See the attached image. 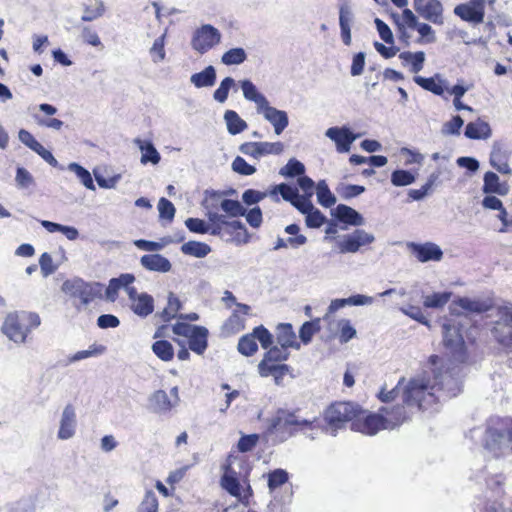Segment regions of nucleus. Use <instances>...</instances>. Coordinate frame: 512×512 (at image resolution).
Masks as SVG:
<instances>
[{"instance_id": "1", "label": "nucleus", "mask_w": 512, "mask_h": 512, "mask_svg": "<svg viewBox=\"0 0 512 512\" xmlns=\"http://www.w3.org/2000/svg\"><path fill=\"white\" fill-rule=\"evenodd\" d=\"M401 397L407 407L418 410L427 409L436 401H440V396L435 394V385L428 371L410 378L407 383L404 382Z\"/></svg>"}, {"instance_id": "2", "label": "nucleus", "mask_w": 512, "mask_h": 512, "mask_svg": "<svg viewBox=\"0 0 512 512\" xmlns=\"http://www.w3.org/2000/svg\"><path fill=\"white\" fill-rule=\"evenodd\" d=\"M41 324L40 316L35 312H11L5 317L1 332L17 345L25 344L29 334Z\"/></svg>"}, {"instance_id": "3", "label": "nucleus", "mask_w": 512, "mask_h": 512, "mask_svg": "<svg viewBox=\"0 0 512 512\" xmlns=\"http://www.w3.org/2000/svg\"><path fill=\"white\" fill-rule=\"evenodd\" d=\"M429 361L433 367L430 373L433 375L432 383L435 385L436 396H440V400L457 396L461 392L459 380L448 370L442 372L436 369L440 361L438 356L432 355Z\"/></svg>"}, {"instance_id": "4", "label": "nucleus", "mask_w": 512, "mask_h": 512, "mask_svg": "<svg viewBox=\"0 0 512 512\" xmlns=\"http://www.w3.org/2000/svg\"><path fill=\"white\" fill-rule=\"evenodd\" d=\"M361 408L352 402H337L330 405L325 411V420L332 430V435H336L337 429H340L347 422H353L359 414Z\"/></svg>"}, {"instance_id": "5", "label": "nucleus", "mask_w": 512, "mask_h": 512, "mask_svg": "<svg viewBox=\"0 0 512 512\" xmlns=\"http://www.w3.org/2000/svg\"><path fill=\"white\" fill-rule=\"evenodd\" d=\"M511 443L512 429L487 427L483 438V446L494 458L505 456L510 451Z\"/></svg>"}, {"instance_id": "6", "label": "nucleus", "mask_w": 512, "mask_h": 512, "mask_svg": "<svg viewBox=\"0 0 512 512\" xmlns=\"http://www.w3.org/2000/svg\"><path fill=\"white\" fill-rule=\"evenodd\" d=\"M316 418L313 420L303 419L293 412L279 410L271 419L269 425L270 432H278L288 430L292 435L298 431L313 430Z\"/></svg>"}, {"instance_id": "7", "label": "nucleus", "mask_w": 512, "mask_h": 512, "mask_svg": "<svg viewBox=\"0 0 512 512\" xmlns=\"http://www.w3.org/2000/svg\"><path fill=\"white\" fill-rule=\"evenodd\" d=\"M443 344L450 351L452 358L457 362L466 359V348L461 325L456 320H447L442 325Z\"/></svg>"}, {"instance_id": "8", "label": "nucleus", "mask_w": 512, "mask_h": 512, "mask_svg": "<svg viewBox=\"0 0 512 512\" xmlns=\"http://www.w3.org/2000/svg\"><path fill=\"white\" fill-rule=\"evenodd\" d=\"M102 288L100 283H88L77 277L66 280L62 284V291L70 297L79 298L83 306L88 305L95 298L101 297Z\"/></svg>"}, {"instance_id": "9", "label": "nucleus", "mask_w": 512, "mask_h": 512, "mask_svg": "<svg viewBox=\"0 0 512 512\" xmlns=\"http://www.w3.org/2000/svg\"><path fill=\"white\" fill-rule=\"evenodd\" d=\"M491 329L492 336L502 346H512V305L501 306Z\"/></svg>"}, {"instance_id": "10", "label": "nucleus", "mask_w": 512, "mask_h": 512, "mask_svg": "<svg viewBox=\"0 0 512 512\" xmlns=\"http://www.w3.org/2000/svg\"><path fill=\"white\" fill-rule=\"evenodd\" d=\"M220 41V31L210 24H205L193 33L191 46L198 53L204 54L218 45Z\"/></svg>"}, {"instance_id": "11", "label": "nucleus", "mask_w": 512, "mask_h": 512, "mask_svg": "<svg viewBox=\"0 0 512 512\" xmlns=\"http://www.w3.org/2000/svg\"><path fill=\"white\" fill-rule=\"evenodd\" d=\"M485 0H468L454 7V14L472 25L481 24L485 17Z\"/></svg>"}, {"instance_id": "12", "label": "nucleus", "mask_w": 512, "mask_h": 512, "mask_svg": "<svg viewBox=\"0 0 512 512\" xmlns=\"http://www.w3.org/2000/svg\"><path fill=\"white\" fill-rule=\"evenodd\" d=\"M374 240L373 234L363 229H356L353 233L341 236L337 241V245L339 252L342 254L356 253L362 246L371 244Z\"/></svg>"}, {"instance_id": "13", "label": "nucleus", "mask_w": 512, "mask_h": 512, "mask_svg": "<svg viewBox=\"0 0 512 512\" xmlns=\"http://www.w3.org/2000/svg\"><path fill=\"white\" fill-rule=\"evenodd\" d=\"M352 430L359 431L364 434L374 435L380 429H385V423L383 414H366L362 410V413L351 423Z\"/></svg>"}, {"instance_id": "14", "label": "nucleus", "mask_w": 512, "mask_h": 512, "mask_svg": "<svg viewBox=\"0 0 512 512\" xmlns=\"http://www.w3.org/2000/svg\"><path fill=\"white\" fill-rule=\"evenodd\" d=\"M284 150L282 142H247L240 146V151L253 158L267 155H280Z\"/></svg>"}, {"instance_id": "15", "label": "nucleus", "mask_w": 512, "mask_h": 512, "mask_svg": "<svg viewBox=\"0 0 512 512\" xmlns=\"http://www.w3.org/2000/svg\"><path fill=\"white\" fill-rule=\"evenodd\" d=\"M415 11L434 24L443 23V6L439 0H414Z\"/></svg>"}, {"instance_id": "16", "label": "nucleus", "mask_w": 512, "mask_h": 512, "mask_svg": "<svg viewBox=\"0 0 512 512\" xmlns=\"http://www.w3.org/2000/svg\"><path fill=\"white\" fill-rule=\"evenodd\" d=\"M407 247L417 258V260L422 263L429 261H440L443 258L442 249L440 246L433 242H425L422 244L408 242Z\"/></svg>"}, {"instance_id": "17", "label": "nucleus", "mask_w": 512, "mask_h": 512, "mask_svg": "<svg viewBox=\"0 0 512 512\" xmlns=\"http://www.w3.org/2000/svg\"><path fill=\"white\" fill-rule=\"evenodd\" d=\"M492 306V301L489 299L459 297L453 301L450 310L452 314L459 315L460 313L457 311L456 307H460L468 313L480 314L489 311Z\"/></svg>"}, {"instance_id": "18", "label": "nucleus", "mask_w": 512, "mask_h": 512, "mask_svg": "<svg viewBox=\"0 0 512 512\" xmlns=\"http://www.w3.org/2000/svg\"><path fill=\"white\" fill-rule=\"evenodd\" d=\"M129 300L132 311L141 318H146L154 311V298L148 293H138L137 289H130Z\"/></svg>"}, {"instance_id": "19", "label": "nucleus", "mask_w": 512, "mask_h": 512, "mask_svg": "<svg viewBox=\"0 0 512 512\" xmlns=\"http://www.w3.org/2000/svg\"><path fill=\"white\" fill-rule=\"evenodd\" d=\"M257 112L273 126L276 135H280L289 125L287 112L271 106L269 102Z\"/></svg>"}, {"instance_id": "20", "label": "nucleus", "mask_w": 512, "mask_h": 512, "mask_svg": "<svg viewBox=\"0 0 512 512\" xmlns=\"http://www.w3.org/2000/svg\"><path fill=\"white\" fill-rule=\"evenodd\" d=\"M325 135L335 143L336 149L340 153L348 152L351 144L356 139L352 131L345 126L330 127L326 130Z\"/></svg>"}, {"instance_id": "21", "label": "nucleus", "mask_w": 512, "mask_h": 512, "mask_svg": "<svg viewBox=\"0 0 512 512\" xmlns=\"http://www.w3.org/2000/svg\"><path fill=\"white\" fill-rule=\"evenodd\" d=\"M76 412L72 404H67L61 413L57 437L60 440H68L75 435Z\"/></svg>"}, {"instance_id": "22", "label": "nucleus", "mask_w": 512, "mask_h": 512, "mask_svg": "<svg viewBox=\"0 0 512 512\" xmlns=\"http://www.w3.org/2000/svg\"><path fill=\"white\" fill-rule=\"evenodd\" d=\"M354 22V13L349 0H341L339 5V26L342 41L345 45L351 44V26Z\"/></svg>"}, {"instance_id": "23", "label": "nucleus", "mask_w": 512, "mask_h": 512, "mask_svg": "<svg viewBox=\"0 0 512 512\" xmlns=\"http://www.w3.org/2000/svg\"><path fill=\"white\" fill-rule=\"evenodd\" d=\"M414 82L424 90H427L437 96H443L445 90H448V81L441 74L436 73L432 77L415 76Z\"/></svg>"}, {"instance_id": "24", "label": "nucleus", "mask_w": 512, "mask_h": 512, "mask_svg": "<svg viewBox=\"0 0 512 512\" xmlns=\"http://www.w3.org/2000/svg\"><path fill=\"white\" fill-rule=\"evenodd\" d=\"M379 412L383 414L385 429H393L408 418V413L402 405L385 406L380 408Z\"/></svg>"}, {"instance_id": "25", "label": "nucleus", "mask_w": 512, "mask_h": 512, "mask_svg": "<svg viewBox=\"0 0 512 512\" xmlns=\"http://www.w3.org/2000/svg\"><path fill=\"white\" fill-rule=\"evenodd\" d=\"M140 264L146 270L158 273H167L172 269L169 259L157 253L143 255Z\"/></svg>"}, {"instance_id": "26", "label": "nucleus", "mask_w": 512, "mask_h": 512, "mask_svg": "<svg viewBox=\"0 0 512 512\" xmlns=\"http://www.w3.org/2000/svg\"><path fill=\"white\" fill-rule=\"evenodd\" d=\"M333 215L339 221L349 225L362 226L365 223L363 216L359 212L344 204L337 205Z\"/></svg>"}, {"instance_id": "27", "label": "nucleus", "mask_w": 512, "mask_h": 512, "mask_svg": "<svg viewBox=\"0 0 512 512\" xmlns=\"http://www.w3.org/2000/svg\"><path fill=\"white\" fill-rule=\"evenodd\" d=\"M277 344L285 348L300 349V344L296 340V334L289 323L279 324L276 334Z\"/></svg>"}, {"instance_id": "28", "label": "nucleus", "mask_w": 512, "mask_h": 512, "mask_svg": "<svg viewBox=\"0 0 512 512\" xmlns=\"http://www.w3.org/2000/svg\"><path fill=\"white\" fill-rule=\"evenodd\" d=\"M18 138L24 145L36 152L43 160H55L52 153L45 149L29 131L21 129L18 133Z\"/></svg>"}, {"instance_id": "29", "label": "nucleus", "mask_w": 512, "mask_h": 512, "mask_svg": "<svg viewBox=\"0 0 512 512\" xmlns=\"http://www.w3.org/2000/svg\"><path fill=\"white\" fill-rule=\"evenodd\" d=\"M240 87L246 100L256 104L257 111L267 104V98L258 91L255 84L248 79L240 81Z\"/></svg>"}, {"instance_id": "30", "label": "nucleus", "mask_w": 512, "mask_h": 512, "mask_svg": "<svg viewBox=\"0 0 512 512\" xmlns=\"http://www.w3.org/2000/svg\"><path fill=\"white\" fill-rule=\"evenodd\" d=\"M221 486L225 489L230 495L242 499V487L239 483V480L236 477V472L232 470L230 467H226V470L221 477Z\"/></svg>"}, {"instance_id": "31", "label": "nucleus", "mask_w": 512, "mask_h": 512, "mask_svg": "<svg viewBox=\"0 0 512 512\" xmlns=\"http://www.w3.org/2000/svg\"><path fill=\"white\" fill-rule=\"evenodd\" d=\"M483 191L485 193L506 195L509 192V187L505 181H500L496 173L489 171L484 175Z\"/></svg>"}, {"instance_id": "32", "label": "nucleus", "mask_w": 512, "mask_h": 512, "mask_svg": "<svg viewBox=\"0 0 512 512\" xmlns=\"http://www.w3.org/2000/svg\"><path fill=\"white\" fill-rule=\"evenodd\" d=\"M208 333L207 328L198 326L188 338L189 348L198 355H202L208 346Z\"/></svg>"}, {"instance_id": "33", "label": "nucleus", "mask_w": 512, "mask_h": 512, "mask_svg": "<svg viewBox=\"0 0 512 512\" xmlns=\"http://www.w3.org/2000/svg\"><path fill=\"white\" fill-rule=\"evenodd\" d=\"M217 78L216 69L214 66L209 65L201 72L191 75L190 82L196 88L212 87L215 85Z\"/></svg>"}, {"instance_id": "34", "label": "nucleus", "mask_w": 512, "mask_h": 512, "mask_svg": "<svg viewBox=\"0 0 512 512\" xmlns=\"http://www.w3.org/2000/svg\"><path fill=\"white\" fill-rule=\"evenodd\" d=\"M206 217L211 225V235L224 237L228 228V215L219 214L211 209L206 212Z\"/></svg>"}, {"instance_id": "35", "label": "nucleus", "mask_w": 512, "mask_h": 512, "mask_svg": "<svg viewBox=\"0 0 512 512\" xmlns=\"http://www.w3.org/2000/svg\"><path fill=\"white\" fill-rule=\"evenodd\" d=\"M223 118L226 123L227 130L231 135L243 132L248 126L234 110H226Z\"/></svg>"}, {"instance_id": "36", "label": "nucleus", "mask_w": 512, "mask_h": 512, "mask_svg": "<svg viewBox=\"0 0 512 512\" xmlns=\"http://www.w3.org/2000/svg\"><path fill=\"white\" fill-rule=\"evenodd\" d=\"M490 134V126L484 121L469 122L464 131V135L469 139L488 138Z\"/></svg>"}, {"instance_id": "37", "label": "nucleus", "mask_w": 512, "mask_h": 512, "mask_svg": "<svg viewBox=\"0 0 512 512\" xmlns=\"http://www.w3.org/2000/svg\"><path fill=\"white\" fill-rule=\"evenodd\" d=\"M181 251L185 255L204 258L211 252V247L204 242L188 241L181 246Z\"/></svg>"}, {"instance_id": "38", "label": "nucleus", "mask_w": 512, "mask_h": 512, "mask_svg": "<svg viewBox=\"0 0 512 512\" xmlns=\"http://www.w3.org/2000/svg\"><path fill=\"white\" fill-rule=\"evenodd\" d=\"M181 309V302L179 298L173 293L168 294L167 306L157 314L163 322H169L177 317L178 311Z\"/></svg>"}, {"instance_id": "39", "label": "nucleus", "mask_w": 512, "mask_h": 512, "mask_svg": "<svg viewBox=\"0 0 512 512\" xmlns=\"http://www.w3.org/2000/svg\"><path fill=\"white\" fill-rule=\"evenodd\" d=\"M105 12V6L101 0H93L89 4L84 5V12L81 17L82 21L91 22L100 18Z\"/></svg>"}, {"instance_id": "40", "label": "nucleus", "mask_w": 512, "mask_h": 512, "mask_svg": "<svg viewBox=\"0 0 512 512\" xmlns=\"http://www.w3.org/2000/svg\"><path fill=\"white\" fill-rule=\"evenodd\" d=\"M451 296L452 292L449 291L437 292L431 295H426L423 296V305L425 308H442L449 302Z\"/></svg>"}, {"instance_id": "41", "label": "nucleus", "mask_w": 512, "mask_h": 512, "mask_svg": "<svg viewBox=\"0 0 512 512\" xmlns=\"http://www.w3.org/2000/svg\"><path fill=\"white\" fill-rule=\"evenodd\" d=\"M150 405L155 412H167L173 407V404L164 390H158L153 393L150 397Z\"/></svg>"}, {"instance_id": "42", "label": "nucleus", "mask_w": 512, "mask_h": 512, "mask_svg": "<svg viewBox=\"0 0 512 512\" xmlns=\"http://www.w3.org/2000/svg\"><path fill=\"white\" fill-rule=\"evenodd\" d=\"M247 60V53L241 47L231 48L223 53L221 56V62L224 65H240Z\"/></svg>"}, {"instance_id": "43", "label": "nucleus", "mask_w": 512, "mask_h": 512, "mask_svg": "<svg viewBox=\"0 0 512 512\" xmlns=\"http://www.w3.org/2000/svg\"><path fill=\"white\" fill-rule=\"evenodd\" d=\"M153 353L162 361H171L174 357L172 344L167 340H159L152 344Z\"/></svg>"}, {"instance_id": "44", "label": "nucleus", "mask_w": 512, "mask_h": 512, "mask_svg": "<svg viewBox=\"0 0 512 512\" xmlns=\"http://www.w3.org/2000/svg\"><path fill=\"white\" fill-rule=\"evenodd\" d=\"M316 190L317 200L323 207L329 208L336 203V197L331 193L324 180L318 182Z\"/></svg>"}, {"instance_id": "45", "label": "nucleus", "mask_w": 512, "mask_h": 512, "mask_svg": "<svg viewBox=\"0 0 512 512\" xmlns=\"http://www.w3.org/2000/svg\"><path fill=\"white\" fill-rule=\"evenodd\" d=\"M134 144L141 151L140 160H160V154L152 142L137 138L134 140Z\"/></svg>"}, {"instance_id": "46", "label": "nucleus", "mask_w": 512, "mask_h": 512, "mask_svg": "<svg viewBox=\"0 0 512 512\" xmlns=\"http://www.w3.org/2000/svg\"><path fill=\"white\" fill-rule=\"evenodd\" d=\"M320 330V319L316 318L311 321L303 323L299 330V337L304 344L311 342L315 333Z\"/></svg>"}, {"instance_id": "47", "label": "nucleus", "mask_w": 512, "mask_h": 512, "mask_svg": "<svg viewBox=\"0 0 512 512\" xmlns=\"http://www.w3.org/2000/svg\"><path fill=\"white\" fill-rule=\"evenodd\" d=\"M237 230H240L241 232L237 233V235L235 237V241L238 244L239 243H243V244L248 243L250 240V235H249L244 223H242L239 220L229 221L228 228H227L225 235H232V233Z\"/></svg>"}, {"instance_id": "48", "label": "nucleus", "mask_w": 512, "mask_h": 512, "mask_svg": "<svg viewBox=\"0 0 512 512\" xmlns=\"http://www.w3.org/2000/svg\"><path fill=\"white\" fill-rule=\"evenodd\" d=\"M258 350V345L253 334L242 336L238 342V351L244 356H252Z\"/></svg>"}, {"instance_id": "49", "label": "nucleus", "mask_w": 512, "mask_h": 512, "mask_svg": "<svg viewBox=\"0 0 512 512\" xmlns=\"http://www.w3.org/2000/svg\"><path fill=\"white\" fill-rule=\"evenodd\" d=\"M171 242H172V239L170 237H164V238H162L161 242L137 239V240H134L133 244L141 250L148 251V252H156V251L162 250L165 247V245H167Z\"/></svg>"}, {"instance_id": "50", "label": "nucleus", "mask_w": 512, "mask_h": 512, "mask_svg": "<svg viewBox=\"0 0 512 512\" xmlns=\"http://www.w3.org/2000/svg\"><path fill=\"white\" fill-rule=\"evenodd\" d=\"M220 207L230 217L246 214V208L237 200L224 199L221 201Z\"/></svg>"}, {"instance_id": "51", "label": "nucleus", "mask_w": 512, "mask_h": 512, "mask_svg": "<svg viewBox=\"0 0 512 512\" xmlns=\"http://www.w3.org/2000/svg\"><path fill=\"white\" fill-rule=\"evenodd\" d=\"M235 84L236 82L232 77H225L213 93L214 100L219 103H224L228 98L230 89L233 88Z\"/></svg>"}, {"instance_id": "52", "label": "nucleus", "mask_w": 512, "mask_h": 512, "mask_svg": "<svg viewBox=\"0 0 512 512\" xmlns=\"http://www.w3.org/2000/svg\"><path fill=\"white\" fill-rule=\"evenodd\" d=\"M68 170L74 172L86 188L95 190L93 179L88 170L78 165L76 162H71L68 165Z\"/></svg>"}, {"instance_id": "53", "label": "nucleus", "mask_w": 512, "mask_h": 512, "mask_svg": "<svg viewBox=\"0 0 512 512\" xmlns=\"http://www.w3.org/2000/svg\"><path fill=\"white\" fill-rule=\"evenodd\" d=\"M106 348L103 345L92 344L88 350L76 352L69 358V363L78 362L83 359L99 356L105 352Z\"/></svg>"}, {"instance_id": "54", "label": "nucleus", "mask_w": 512, "mask_h": 512, "mask_svg": "<svg viewBox=\"0 0 512 512\" xmlns=\"http://www.w3.org/2000/svg\"><path fill=\"white\" fill-rule=\"evenodd\" d=\"M289 479L288 472L283 469H275L268 474V487L270 491L284 485Z\"/></svg>"}, {"instance_id": "55", "label": "nucleus", "mask_w": 512, "mask_h": 512, "mask_svg": "<svg viewBox=\"0 0 512 512\" xmlns=\"http://www.w3.org/2000/svg\"><path fill=\"white\" fill-rule=\"evenodd\" d=\"M337 327L339 328V341L341 343H347L356 336V329L348 319H340L337 322Z\"/></svg>"}, {"instance_id": "56", "label": "nucleus", "mask_w": 512, "mask_h": 512, "mask_svg": "<svg viewBox=\"0 0 512 512\" xmlns=\"http://www.w3.org/2000/svg\"><path fill=\"white\" fill-rule=\"evenodd\" d=\"M415 175L407 170H395L391 174V183L394 186H407L415 181Z\"/></svg>"}, {"instance_id": "57", "label": "nucleus", "mask_w": 512, "mask_h": 512, "mask_svg": "<svg viewBox=\"0 0 512 512\" xmlns=\"http://www.w3.org/2000/svg\"><path fill=\"white\" fill-rule=\"evenodd\" d=\"M185 226L188 228L190 232L198 233V234H211V225L210 222H206L199 218H188L185 220Z\"/></svg>"}, {"instance_id": "58", "label": "nucleus", "mask_w": 512, "mask_h": 512, "mask_svg": "<svg viewBox=\"0 0 512 512\" xmlns=\"http://www.w3.org/2000/svg\"><path fill=\"white\" fill-rule=\"evenodd\" d=\"M137 512H158V499L152 490L146 491Z\"/></svg>"}, {"instance_id": "59", "label": "nucleus", "mask_w": 512, "mask_h": 512, "mask_svg": "<svg viewBox=\"0 0 512 512\" xmlns=\"http://www.w3.org/2000/svg\"><path fill=\"white\" fill-rule=\"evenodd\" d=\"M336 191L343 199L348 200L362 194L365 191V187L353 184H340Z\"/></svg>"}, {"instance_id": "60", "label": "nucleus", "mask_w": 512, "mask_h": 512, "mask_svg": "<svg viewBox=\"0 0 512 512\" xmlns=\"http://www.w3.org/2000/svg\"><path fill=\"white\" fill-rule=\"evenodd\" d=\"M167 30L158 38L155 39L151 49L150 54L152 55L153 62L158 63L165 59V37Z\"/></svg>"}, {"instance_id": "61", "label": "nucleus", "mask_w": 512, "mask_h": 512, "mask_svg": "<svg viewBox=\"0 0 512 512\" xmlns=\"http://www.w3.org/2000/svg\"><path fill=\"white\" fill-rule=\"evenodd\" d=\"M289 357V352L287 348L282 347L280 345H276L271 347L265 354L264 358L268 362H282L287 360Z\"/></svg>"}, {"instance_id": "62", "label": "nucleus", "mask_w": 512, "mask_h": 512, "mask_svg": "<svg viewBox=\"0 0 512 512\" xmlns=\"http://www.w3.org/2000/svg\"><path fill=\"white\" fill-rule=\"evenodd\" d=\"M512 149L510 145L504 142L494 143L489 160H504L511 156Z\"/></svg>"}, {"instance_id": "63", "label": "nucleus", "mask_w": 512, "mask_h": 512, "mask_svg": "<svg viewBox=\"0 0 512 512\" xmlns=\"http://www.w3.org/2000/svg\"><path fill=\"white\" fill-rule=\"evenodd\" d=\"M159 217L171 222L174 219L176 209L171 201L162 197L158 202Z\"/></svg>"}, {"instance_id": "64", "label": "nucleus", "mask_w": 512, "mask_h": 512, "mask_svg": "<svg viewBox=\"0 0 512 512\" xmlns=\"http://www.w3.org/2000/svg\"><path fill=\"white\" fill-rule=\"evenodd\" d=\"M252 334L255 340H258L264 349H267L273 343L272 334L262 325L255 327Z\"/></svg>"}]
</instances>
